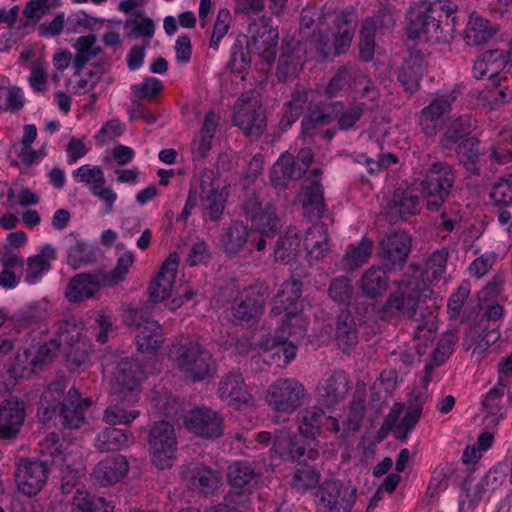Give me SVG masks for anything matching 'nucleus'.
I'll list each match as a JSON object with an SVG mask.
<instances>
[{
  "mask_svg": "<svg viewBox=\"0 0 512 512\" xmlns=\"http://www.w3.org/2000/svg\"><path fill=\"white\" fill-rule=\"evenodd\" d=\"M301 239L299 231L296 228H289L282 235L274 250L275 259L284 263H289L294 259L300 250Z\"/></svg>",
  "mask_w": 512,
  "mask_h": 512,
  "instance_id": "54",
  "label": "nucleus"
},
{
  "mask_svg": "<svg viewBox=\"0 0 512 512\" xmlns=\"http://www.w3.org/2000/svg\"><path fill=\"white\" fill-rule=\"evenodd\" d=\"M246 218L252 222L256 231L265 237H272L280 228V220L270 203L263 204L253 196L244 205Z\"/></svg>",
  "mask_w": 512,
  "mask_h": 512,
  "instance_id": "21",
  "label": "nucleus"
},
{
  "mask_svg": "<svg viewBox=\"0 0 512 512\" xmlns=\"http://www.w3.org/2000/svg\"><path fill=\"white\" fill-rule=\"evenodd\" d=\"M65 388L66 386L63 382L57 381L51 383L43 392L37 413L42 422L51 420L55 415L57 407L64 396Z\"/></svg>",
  "mask_w": 512,
  "mask_h": 512,
  "instance_id": "46",
  "label": "nucleus"
},
{
  "mask_svg": "<svg viewBox=\"0 0 512 512\" xmlns=\"http://www.w3.org/2000/svg\"><path fill=\"white\" fill-rule=\"evenodd\" d=\"M457 6L450 1L413 4L407 13V35L410 39L447 43L453 38Z\"/></svg>",
  "mask_w": 512,
  "mask_h": 512,
  "instance_id": "3",
  "label": "nucleus"
},
{
  "mask_svg": "<svg viewBox=\"0 0 512 512\" xmlns=\"http://www.w3.org/2000/svg\"><path fill=\"white\" fill-rule=\"evenodd\" d=\"M304 245L308 255L313 259H321L328 252L327 230L324 225H314L304 238Z\"/></svg>",
  "mask_w": 512,
  "mask_h": 512,
  "instance_id": "53",
  "label": "nucleus"
},
{
  "mask_svg": "<svg viewBox=\"0 0 512 512\" xmlns=\"http://www.w3.org/2000/svg\"><path fill=\"white\" fill-rule=\"evenodd\" d=\"M181 475L190 490L205 495L212 494L217 490L222 478L219 471L199 462L183 465Z\"/></svg>",
  "mask_w": 512,
  "mask_h": 512,
  "instance_id": "17",
  "label": "nucleus"
},
{
  "mask_svg": "<svg viewBox=\"0 0 512 512\" xmlns=\"http://www.w3.org/2000/svg\"><path fill=\"white\" fill-rule=\"evenodd\" d=\"M56 333L62 341L69 365L75 368L85 365L89 360L91 345L83 322L74 316L66 317L58 323Z\"/></svg>",
  "mask_w": 512,
  "mask_h": 512,
  "instance_id": "6",
  "label": "nucleus"
},
{
  "mask_svg": "<svg viewBox=\"0 0 512 512\" xmlns=\"http://www.w3.org/2000/svg\"><path fill=\"white\" fill-rule=\"evenodd\" d=\"M248 226L239 221L232 222L221 235V245L230 254L239 252L247 242Z\"/></svg>",
  "mask_w": 512,
  "mask_h": 512,
  "instance_id": "50",
  "label": "nucleus"
},
{
  "mask_svg": "<svg viewBox=\"0 0 512 512\" xmlns=\"http://www.w3.org/2000/svg\"><path fill=\"white\" fill-rule=\"evenodd\" d=\"M25 102L24 92L16 86H0V112L19 111Z\"/></svg>",
  "mask_w": 512,
  "mask_h": 512,
  "instance_id": "58",
  "label": "nucleus"
},
{
  "mask_svg": "<svg viewBox=\"0 0 512 512\" xmlns=\"http://www.w3.org/2000/svg\"><path fill=\"white\" fill-rule=\"evenodd\" d=\"M129 464L122 455L107 457L93 469L92 478L101 486H110L119 482L127 474Z\"/></svg>",
  "mask_w": 512,
  "mask_h": 512,
  "instance_id": "31",
  "label": "nucleus"
},
{
  "mask_svg": "<svg viewBox=\"0 0 512 512\" xmlns=\"http://www.w3.org/2000/svg\"><path fill=\"white\" fill-rule=\"evenodd\" d=\"M233 121L251 137L262 134L266 126V118L258 91L250 90L241 94L234 105Z\"/></svg>",
  "mask_w": 512,
  "mask_h": 512,
  "instance_id": "9",
  "label": "nucleus"
},
{
  "mask_svg": "<svg viewBox=\"0 0 512 512\" xmlns=\"http://www.w3.org/2000/svg\"><path fill=\"white\" fill-rule=\"evenodd\" d=\"M250 506V498L235 493H228L225 497V503L213 506L207 512H245Z\"/></svg>",
  "mask_w": 512,
  "mask_h": 512,
  "instance_id": "61",
  "label": "nucleus"
},
{
  "mask_svg": "<svg viewBox=\"0 0 512 512\" xmlns=\"http://www.w3.org/2000/svg\"><path fill=\"white\" fill-rule=\"evenodd\" d=\"M333 112L335 117L338 118L340 129L348 130L352 128L362 116L363 107L360 104H353L343 110L341 104H336L333 108Z\"/></svg>",
  "mask_w": 512,
  "mask_h": 512,
  "instance_id": "60",
  "label": "nucleus"
},
{
  "mask_svg": "<svg viewBox=\"0 0 512 512\" xmlns=\"http://www.w3.org/2000/svg\"><path fill=\"white\" fill-rule=\"evenodd\" d=\"M90 405V398H81L77 389H69L60 410L62 424L71 429L79 428L85 422V410Z\"/></svg>",
  "mask_w": 512,
  "mask_h": 512,
  "instance_id": "30",
  "label": "nucleus"
},
{
  "mask_svg": "<svg viewBox=\"0 0 512 512\" xmlns=\"http://www.w3.org/2000/svg\"><path fill=\"white\" fill-rule=\"evenodd\" d=\"M348 391L349 385L346 374L335 372L319 384L317 400L321 405L331 407L342 401Z\"/></svg>",
  "mask_w": 512,
  "mask_h": 512,
  "instance_id": "33",
  "label": "nucleus"
},
{
  "mask_svg": "<svg viewBox=\"0 0 512 512\" xmlns=\"http://www.w3.org/2000/svg\"><path fill=\"white\" fill-rule=\"evenodd\" d=\"M43 454L51 458V466L59 468L62 475L63 492H71L80 479L82 467V460L74 453L73 447L67 446L64 450L63 444L59 443L58 435L50 433L43 441Z\"/></svg>",
  "mask_w": 512,
  "mask_h": 512,
  "instance_id": "7",
  "label": "nucleus"
},
{
  "mask_svg": "<svg viewBox=\"0 0 512 512\" xmlns=\"http://www.w3.org/2000/svg\"><path fill=\"white\" fill-rule=\"evenodd\" d=\"M185 427L204 438H218L223 434V420L208 407H197L184 417Z\"/></svg>",
  "mask_w": 512,
  "mask_h": 512,
  "instance_id": "20",
  "label": "nucleus"
},
{
  "mask_svg": "<svg viewBox=\"0 0 512 512\" xmlns=\"http://www.w3.org/2000/svg\"><path fill=\"white\" fill-rule=\"evenodd\" d=\"M324 412L318 407H310L302 412L299 432L307 441V446L316 448V436L322 434Z\"/></svg>",
  "mask_w": 512,
  "mask_h": 512,
  "instance_id": "39",
  "label": "nucleus"
},
{
  "mask_svg": "<svg viewBox=\"0 0 512 512\" xmlns=\"http://www.w3.org/2000/svg\"><path fill=\"white\" fill-rule=\"evenodd\" d=\"M301 282L292 279L285 282L274 297L271 312L281 318V331L287 335L269 337L263 343L265 360L271 359L278 366H286L296 356L297 347L288 336L298 339L303 336L307 320L301 314Z\"/></svg>",
  "mask_w": 512,
  "mask_h": 512,
  "instance_id": "1",
  "label": "nucleus"
},
{
  "mask_svg": "<svg viewBox=\"0 0 512 512\" xmlns=\"http://www.w3.org/2000/svg\"><path fill=\"white\" fill-rule=\"evenodd\" d=\"M231 22L232 17L230 11L226 8L220 9L210 38V47L212 49L217 50L219 48L221 40L230 29Z\"/></svg>",
  "mask_w": 512,
  "mask_h": 512,
  "instance_id": "59",
  "label": "nucleus"
},
{
  "mask_svg": "<svg viewBox=\"0 0 512 512\" xmlns=\"http://www.w3.org/2000/svg\"><path fill=\"white\" fill-rule=\"evenodd\" d=\"M394 19L390 14L387 15L386 19L380 21L379 16L376 20L366 19L360 30V55L363 60L370 61L373 58L375 42L374 35L377 24L382 26L390 27L394 24Z\"/></svg>",
  "mask_w": 512,
  "mask_h": 512,
  "instance_id": "44",
  "label": "nucleus"
},
{
  "mask_svg": "<svg viewBox=\"0 0 512 512\" xmlns=\"http://www.w3.org/2000/svg\"><path fill=\"white\" fill-rule=\"evenodd\" d=\"M298 201L306 214L320 216L323 205V191L320 183L314 181L309 186H304L298 195Z\"/></svg>",
  "mask_w": 512,
  "mask_h": 512,
  "instance_id": "55",
  "label": "nucleus"
},
{
  "mask_svg": "<svg viewBox=\"0 0 512 512\" xmlns=\"http://www.w3.org/2000/svg\"><path fill=\"white\" fill-rule=\"evenodd\" d=\"M127 325L136 326V343L141 353H153L164 342V335L160 324L151 319H144L143 315L134 308H128L123 315Z\"/></svg>",
  "mask_w": 512,
  "mask_h": 512,
  "instance_id": "15",
  "label": "nucleus"
},
{
  "mask_svg": "<svg viewBox=\"0 0 512 512\" xmlns=\"http://www.w3.org/2000/svg\"><path fill=\"white\" fill-rule=\"evenodd\" d=\"M496 33L489 21L476 13L469 16L465 28V40L468 45L486 43Z\"/></svg>",
  "mask_w": 512,
  "mask_h": 512,
  "instance_id": "42",
  "label": "nucleus"
},
{
  "mask_svg": "<svg viewBox=\"0 0 512 512\" xmlns=\"http://www.w3.org/2000/svg\"><path fill=\"white\" fill-rule=\"evenodd\" d=\"M264 296L258 288L243 290L231 306V320L241 326H250L263 311Z\"/></svg>",
  "mask_w": 512,
  "mask_h": 512,
  "instance_id": "18",
  "label": "nucleus"
},
{
  "mask_svg": "<svg viewBox=\"0 0 512 512\" xmlns=\"http://www.w3.org/2000/svg\"><path fill=\"white\" fill-rule=\"evenodd\" d=\"M306 395L304 385L298 380L282 378L269 385L266 401L273 411L291 415L302 406Z\"/></svg>",
  "mask_w": 512,
  "mask_h": 512,
  "instance_id": "10",
  "label": "nucleus"
},
{
  "mask_svg": "<svg viewBox=\"0 0 512 512\" xmlns=\"http://www.w3.org/2000/svg\"><path fill=\"white\" fill-rule=\"evenodd\" d=\"M491 198L496 204H512V174L507 178L500 179L491 191Z\"/></svg>",
  "mask_w": 512,
  "mask_h": 512,
  "instance_id": "64",
  "label": "nucleus"
},
{
  "mask_svg": "<svg viewBox=\"0 0 512 512\" xmlns=\"http://www.w3.org/2000/svg\"><path fill=\"white\" fill-rule=\"evenodd\" d=\"M218 394L222 401L236 409L242 410L253 406V397L239 372H230L221 379Z\"/></svg>",
  "mask_w": 512,
  "mask_h": 512,
  "instance_id": "23",
  "label": "nucleus"
},
{
  "mask_svg": "<svg viewBox=\"0 0 512 512\" xmlns=\"http://www.w3.org/2000/svg\"><path fill=\"white\" fill-rule=\"evenodd\" d=\"M348 88L360 93L362 97H368L372 101L377 100L379 96L377 89L367 76L355 74L351 77L345 68L340 69L329 81L325 92L329 97H336Z\"/></svg>",
  "mask_w": 512,
  "mask_h": 512,
  "instance_id": "19",
  "label": "nucleus"
},
{
  "mask_svg": "<svg viewBox=\"0 0 512 512\" xmlns=\"http://www.w3.org/2000/svg\"><path fill=\"white\" fill-rule=\"evenodd\" d=\"M248 32L256 50L267 62H271L279 38L278 29L273 27L271 18L262 16L254 20L249 24Z\"/></svg>",
  "mask_w": 512,
  "mask_h": 512,
  "instance_id": "22",
  "label": "nucleus"
},
{
  "mask_svg": "<svg viewBox=\"0 0 512 512\" xmlns=\"http://www.w3.org/2000/svg\"><path fill=\"white\" fill-rule=\"evenodd\" d=\"M448 253L445 250L434 252L426 264V278L434 281L439 280L446 271Z\"/></svg>",
  "mask_w": 512,
  "mask_h": 512,
  "instance_id": "63",
  "label": "nucleus"
},
{
  "mask_svg": "<svg viewBox=\"0 0 512 512\" xmlns=\"http://www.w3.org/2000/svg\"><path fill=\"white\" fill-rule=\"evenodd\" d=\"M68 240L70 245L67 252V262L74 269L96 260L98 250L94 245L75 237H70Z\"/></svg>",
  "mask_w": 512,
  "mask_h": 512,
  "instance_id": "48",
  "label": "nucleus"
},
{
  "mask_svg": "<svg viewBox=\"0 0 512 512\" xmlns=\"http://www.w3.org/2000/svg\"><path fill=\"white\" fill-rule=\"evenodd\" d=\"M302 176V168H295L293 156L289 153H284L275 162L270 173L272 184L276 188L285 187L287 181L297 179Z\"/></svg>",
  "mask_w": 512,
  "mask_h": 512,
  "instance_id": "43",
  "label": "nucleus"
},
{
  "mask_svg": "<svg viewBox=\"0 0 512 512\" xmlns=\"http://www.w3.org/2000/svg\"><path fill=\"white\" fill-rule=\"evenodd\" d=\"M228 481L233 489L241 491H231L238 495L249 498L248 495L256 491L261 482V477L255 471L253 465L249 462L236 461L229 465L227 473Z\"/></svg>",
  "mask_w": 512,
  "mask_h": 512,
  "instance_id": "26",
  "label": "nucleus"
},
{
  "mask_svg": "<svg viewBox=\"0 0 512 512\" xmlns=\"http://www.w3.org/2000/svg\"><path fill=\"white\" fill-rule=\"evenodd\" d=\"M420 209L419 198L411 190L397 189L387 200L385 214L389 221L416 214Z\"/></svg>",
  "mask_w": 512,
  "mask_h": 512,
  "instance_id": "32",
  "label": "nucleus"
},
{
  "mask_svg": "<svg viewBox=\"0 0 512 512\" xmlns=\"http://www.w3.org/2000/svg\"><path fill=\"white\" fill-rule=\"evenodd\" d=\"M484 54L488 66L489 80L495 85H500L501 81L505 78L501 77L500 73L508 63L507 53L503 50L495 49L486 51Z\"/></svg>",
  "mask_w": 512,
  "mask_h": 512,
  "instance_id": "57",
  "label": "nucleus"
},
{
  "mask_svg": "<svg viewBox=\"0 0 512 512\" xmlns=\"http://www.w3.org/2000/svg\"><path fill=\"white\" fill-rule=\"evenodd\" d=\"M135 437L131 432L118 428H105L95 439V447L100 452L119 451L132 446Z\"/></svg>",
  "mask_w": 512,
  "mask_h": 512,
  "instance_id": "37",
  "label": "nucleus"
},
{
  "mask_svg": "<svg viewBox=\"0 0 512 512\" xmlns=\"http://www.w3.org/2000/svg\"><path fill=\"white\" fill-rule=\"evenodd\" d=\"M41 446L43 447V443ZM49 463L51 464V458L43 453L41 460L21 459L16 471L19 491L27 496L40 492L47 480Z\"/></svg>",
  "mask_w": 512,
  "mask_h": 512,
  "instance_id": "16",
  "label": "nucleus"
},
{
  "mask_svg": "<svg viewBox=\"0 0 512 512\" xmlns=\"http://www.w3.org/2000/svg\"><path fill=\"white\" fill-rule=\"evenodd\" d=\"M357 26L353 11L335 13L305 8L301 14L300 33L310 41L319 57L326 59L345 53Z\"/></svg>",
  "mask_w": 512,
  "mask_h": 512,
  "instance_id": "2",
  "label": "nucleus"
},
{
  "mask_svg": "<svg viewBox=\"0 0 512 512\" xmlns=\"http://www.w3.org/2000/svg\"><path fill=\"white\" fill-rule=\"evenodd\" d=\"M149 452L152 463L159 469L171 468L177 452V438L173 426L166 422L156 423L149 435Z\"/></svg>",
  "mask_w": 512,
  "mask_h": 512,
  "instance_id": "13",
  "label": "nucleus"
},
{
  "mask_svg": "<svg viewBox=\"0 0 512 512\" xmlns=\"http://www.w3.org/2000/svg\"><path fill=\"white\" fill-rule=\"evenodd\" d=\"M25 419L24 403L11 398L0 404V439L14 438Z\"/></svg>",
  "mask_w": 512,
  "mask_h": 512,
  "instance_id": "28",
  "label": "nucleus"
},
{
  "mask_svg": "<svg viewBox=\"0 0 512 512\" xmlns=\"http://www.w3.org/2000/svg\"><path fill=\"white\" fill-rule=\"evenodd\" d=\"M454 182L452 167L436 162L431 165L421 182L422 193L427 198V208L435 210L440 207L449 195Z\"/></svg>",
  "mask_w": 512,
  "mask_h": 512,
  "instance_id": "14",
  "label": "nucleus"
},
{
  "mask_svg": "<svg viewBox=\"0 0 512 512\" xmlns=\"http://www.w3.org/2000/svg\"><path fill=\"white\" fill-rule=\"evenodd\" d=\"M100 289L99 277L80 273L68 283L65 296L70 302H81L92 298Z\"/></svg>",
  "mask_w": 512,
  "mask_h": 512,
  "instance_id": "36",
  "label": "nucleus"
},
{
  "mask_svg": "<svg viewBox=\"0 0 512 512\" xmlns=\"http://www.w3.org/2000/svg\"><path fill=\"white\" fill-rule=\"evenodd\" d=\"M179 258L176 253L170 254L149 287V297L154 303L162 302L172 295Z\"/></svg>",
  "mask_w": 512,
  "mask_h": 512,
  "instance_id": "24",
  "label": "nucleus"
},
{
  "mask_svg": "<svg viewBox=\"0 0 512 512\" xmlns=\"http://www.w3.org/2000/svg\"><path fill=\"white\" fill-rule=\"evenodd\" d=\"M352 493L348 488L342 490L338 481H326L317 493L319 502L330 511L349 512L352 505Z\"/></svg>",
  "mask_w": 512,
  "mask_h": 512,
  "instance_id": "29",
  "label": "nucleus"
},
{
  "mask_svg": "<svg viewBox=\"0 0 512 512\" xmlns=\"http://www.w3.org/2000/svg\"><path fill=\"white\" fill-rule=\"evenodd\" d=\"M127 26H130V36L135 39H145L149 41L155 32L154 22L145 16L136 15L134 19L127 21Z\"/></svg>",
  "mask_w": 512,
  "mask_h": 512,
  "instance_id": "62",
  "label": "nucleus"
},
{
  "mask_svg": "<svg viewBox=\"0 0 512 512\" xmlns=\"http://www.w3.org/2000/svg\"><path fill=\"white\" fill-rule=\"evenodd\" d=\"M335 336L342 350H349L358 343L355 319L349 312H342L339 315Z\"/></svg>",
  "mask_w": 512,
  "mask_h": 512,
  "instance_id": "52",
  "label": "nucleus"
},
{
  "mask_svg": "<svg viewBox=\"0 0 512 512\" xmlns=\"http://www.w3.org/2000/svg\"><path fill=\"white\" fill-rule=\"evenodd\" d=\"M104 371L111 374V395L118 400L136 402L140 383L146 372L129 357L111 356L105 360Z\"/></svg>",
  "mask_w": 512,
  "mask_h": 512,
  "instance_id": "4",
  "label": "nucleus"
},
{
  "mask_svg": "<svg viewBox=\"0 0 512 512\" xmlns=\"http://www.w3.org/2000/svg\"><path fill=\"white\" fill-rule=\"evenodd\" d=\"M72 176L77 183L88 185L90 192L95 186L106 184L104 171L100 166L84 164L74 170Z\"/></svg>",
  "mask_w": 512,
  "mask_h": 512,
  "instance_id": "56",
  "label": "nucleus"
},
{
  "mask_svg": "<svg viewBox=\"0 0 512 512\" xmlns=\"http://www.w3.org/2000/svg\"><path fill=\"white\" fill-rule=\"evenodd\" d=\"M373 251V242L363 238L358 243L350 244L342 259L343 268L346 271H354L365 264L371 257Z\"/></svg>",
  "mask_w": 512,
  "mask_h": 512,
  "instance_id": "49",
  "label": "nucleus"
},
{
  "mask_svg": "<svg viewBox=\"0 0 512 512\" xmlns=\"http://www.w3.org/2000/svg\"><path fill=\"white\" fill-rule=\"evenodd\" d=\"M56 259V250L51 244H45L38 252L27 258L24 279L29 285L41 281L44 274L51 269V263Z\"/></svg>",
  "mask_w": 512,
  "mask_h": 512,
  "instance_id": "35",
  "label": "nucleus"
},
{
  "mask_svg": "<svg viewBox=\"0 0 512 512\" xmlns=\"http://www.w3.org/2000/svg\"><path fill=\"white\" fill-rule=\"evenodd\" d=\"M76 54L72 61L75 75H80L84 67L101 53L94 34L80 36L73 45Z\"/></svg>",
  "mask_w": 512,
  "mask_h": 512,
  "instance_id": "38",
  "label": "nucleus"
},
{
  "mask_svg": "<svg viewBox=\"0 0 512 512\" xmlns=\"http://www.w3.org/2000/svg\"><path fill=\"white\" fill-rule=\"evenodd\" d=\"M114 505L103 497L77 491L71 503L70 512H113Z\"/></svg>",
  "mask_w": 512,
  "mask_h": 512,
  "instance_id": "51",
  "label": "nucleus"
},
{
  "mask_svg": "<svg viewBox=\"0 0 512 512\" xmlns=\"http://www.w3.org/2000/svg\"><path fill=\"white\" fill-rule=\"evenodd\" d=\"M200 189V207L204 218L210 221L219 220L229 197L227 185L215 176L214 171L206 169L200 176Z\"/></svg>",
  "mask_w": 512,
  "mask_h": 512,
  "instance_id": "12",
  "label": "nucleus"
},
{
  "mask_svg": "<svg viewBox=\"0 0 512 512\" xmlns=\"http://www.w3.org/2000/svg\"><path fill=\"white\" fill-rule=\"evenodd\" d=\"M303 55L304 52L300 44L291 48L290 44L284 41L283 51L277 68L278 78L282 81H286L296 75L299 67L302 65Z\"/></svg>",
  "mask_w": 512,
  "mask_h": 512,
  "instance_id": "40",
  "label": "nucleus"
},
{
  "mask_svg": "<svg viewBox=\"0 0 512 512\" xmlns=\"http://www.w3.org/2000/svg\"><path fill=\"white\" fill-rule=\"evenodd\" d=\"M432 294L431 290L419 287L418 281L409 277L403 280L398 291L392 294L382 309V316L391 320L399 315L414 316L421 298H427Z\"/></svg>",
  "mask_w": 512,
  "mask_h": 512,
  "instance_id": "11",
  "label": "nucleus"
},
{
  "mask_svg": "<svg viewBox=\"0 0 512 512\" xmlns=\"http://www.w3.org/2000/svg\"><path fill=\"white\" fill-rule=\"evenodd\" d=\"M112 397L113 399L111 403L107 406L103 414V420L105 423L111 426L129 425L139 417V411L134 409L128 410L125 407L126 404L130 405L134 402L118 400L116 396Z\"/></svg>",
  "mask_w": 512,
  "mask_h": 512,
  "instance_id": "47",
  "label": "nucleus"
},
{
  "mask_svg": "<svg viewBox=\"0 0 512 512\" xmlns=\"http://www.w3.org/2000/svg\"><path fill=\"white\" fill-rule=\"evenodd\" d=\"M304 437H292L287 431H278L274 438L273 450L283 459L297 460L307 453L308 458L315 459L318 451L315 447L302 443Z\"/></svg>",
  "mask_w": 512,
  "mask_h": 512,
  "instance_id": "27",
  "label": "nucleus"
},
{
  "mask_svg": "<svg viewBox=\"0 0 512 512\" xmlns=\"http://www.w3.org/2000/svg\"><path fill=\"white\" fill-rule=\"evenodd\" d=\"M388 282L386 272L380 267L372 266L361 277L360 289L364 296L376 298L387 291Z\"/></svg>",
  "mask_w": 512,
  "mask_h": 512,
  "instance_id": "45",
  "label": "nucleus"
},
{
  "mask_svg": "<svg viewBox=\"0 0 512 512\" xmlns=\"http://www.w3.org/2000/svg\"><path fill=\"white\" fill-rule=\"evenodd\" d=\"M472 127L471 117H460L447 128L441 143L445 149H455L459 159L468 166V169L474 170L480 156L479 142L474 137L465 138Z\"/></svg>",
  "mask_w": 512,
  "mask_h": 512,
  "instance_id": "8",
  "label": "nucleus"
},
{
  "mask_svg": "<svg viewBox=\"0 0 512 512\" xmlns=\"http://www.w3.org/2000/svg\"><path fill=\"white\" fill-rule=\"evenodd\" d=\"M457 98V89L438 94L431 104L424 108L420 117V125L426 135H434L441 126V117L450 110Z\"/></svg>",
  "mask_w": 512,
  "mask_h": 512,
  "instance_id": "25",
  "label": "nucleus"
},
{
  "mask_svg": "<svg viewBox=\"0 0 512 512\" xmlns=\"http://www.w3.org/2000/svg\"><path fill=\"white\" fill-rule=\"evenodd\" d=\"M410 250V238L404 231L395 232L382 240L380 257L386 265L401 264Z\"/></svg>",
  "mask_w": 512,
  "mask_h": 512,
  "instance_id": "34",
  "label": "nucleus"
},
{
  "mask_svg": "<svg viewBox=\"0 0 512 512\" xmlns=\"http://www.w3.org/2000/svg\"><path fill=\"white\" fill-rule=\"evenodd\" d=\"M424 70L423 55L420 53L411 54L410 58L404 62L398 76L406 91L413 93L417 90Z\"/></svg>",
  "mask_w": 512,
  "mask_h": 512,
  "instance_id": "41",
  "label": "nucleus"
},
{
  "mask_svg": "<svg viewBox=\"0 0 512 512\" xmlns=\"http://www.w3.org/2000/svg\"><path fill=\"white\" fill-rule=\"evenodd\" d=\"M169 358L179 371L193 381L204 380L216 371L211 353L194 341L174 344L169 351Z\"/></svg>",
  "mask_w": 512,
  "mask_h": 512,
  "instance_id": "5",
  "label": "nucleus"
}]
</instances>
